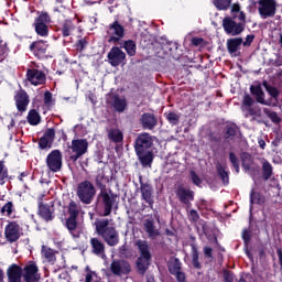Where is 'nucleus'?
Segmentation results:
<instances>
[{"mask_svg": "<svg viewBox=\"0 0 282 282\" xmlns=\"http://www.w3.org/2000/svg\"><path fill=\"white\" fill-rule=\"evenodd\" d=\"M75 26L70 21H65L63 24V35L65 37L69 36L74 31Z\"/></svg>", "mask_w": 282, "mask_h": 282, "instance_id": "41", "label": "nucleus"}, {"mask_svg": "<svg viewBox=\"0 0 282 282\" xmlns=\"http://www.w3.org/2000/svg\"><path fill=\"white\" fill-rule=\"evenodd\" d=\"M143 230L153 240L161 236V230L156 227L154 219H145Z\"/></svg>", "mask_w": 282, "mask_h": 282, "instance_id": "16", "label": "nucleus"}, {"mask_svg": "<svg viewBox=\"0 0 282 282\" xmlns=\"http://www.w3.org/2000/svg\"><path fill=\"white\" fill-rule=\"evenodd\" d=\"M88 271L87 275H86V280L85 282H93L95 279H97V274L93 271H89V268L87 267L86 269Z\"/></svg>", "mask_w": 282, "mask_h": 282, "instance_id": "53", "label": "nucleus"}, {"mask_svg": "<svg viewBox=\"0 0 282 282\" xmlns=\"http://www.w3.org/2000/svg\"><path fill=\"white\" fill-rule=\"evenodd\" d=\"M86 41L85 40H80L79 42H78V45H77V47L80 50V51H83L85 47H86Z\"/></svg>", "mask_w": 282, "mask_h": 282, "instance_id": "61", "label": "nucleus"}, {"mask_svg": "<svg viewBox=\"0 0 282 282\" xmlns=\"http://www.w3.org/2000/svg\"><path fill=\"white\" fill-rule=\"evenodd\" d=\"M107 104L118 112H123L128 106L126 98L116 94H109L107 96Z\"/></svg>", "mask_w": 282, "mask_h": 282, "instance_id": "9", "label": "nucleus"}, {"mask_svg": "<svg viewBox=\"0 0 282 282\" xmlns=\"http://www.w3.org/2000/svg\"><path fill=\"white\" fill-rule=\"evenodd\" d=\"M37 271L35 264H28L24 270L13 264L8 269V279L9 282H21V275L23 274L25 282H37L40 279Z\"/></svg>", "mask_w": 282, "mask_h": 282, "instance_id": "1", "label": "nucleus"}, {"mask_svg": "<svg viewBox=\"0 0 282 282\" xmlns=\"http://www.w3.org/2000/svg\"><path fill=\"white\" fill-rule=\"evenodd\" d=\"M177 197L180 200L187 205L189 208L192 206L191 202L194 200V192L184 187H178L176 192Z\"/></svg>", "mask_w": 282, "mask_h": 282, "instance_id": "19", "label": "nucleus"}, {"mask_svg": "<svg viewBox=\"0 0 282 282\" xmlns=\"http://www.w3.org/2000/svg\"><path fill=\"white\" fill-rule=\"evenodd\" d=\"M13 204L11 202L7 203L2 209L1 213L3 215L10 216L12 214Z\"/></svg>", "mask_w": 282, "mask_h": 282, "instance_id": "50", "label": "nucleus"}, {"mask_svg": "<svg viewBox=\"0 0 282 282\" xmlns=\"http://www.w3.org/2000/svg\"><path fill=\"white\" fill-rule=\"evenodd\" d=\"M15 102L19 111H22V112L25 111L29 105L28 94L25 91L18 93L15 97Z\"/></svg>", "mask_w": 282, "mask_h": 282, "instance_id": "23", "label": "nucleus"}, {"mask_svg": "<svg viewBox=\"0 0 282 282\" xmlns=\"http://www.w3.org/2000/svg\"><path fill=\"white\" fill-rule=\"evenodd\" d=\"M242 239H245L246 243L250 240V235L247 230L242 231Z\"/></svg>", "mask_w": 282, "mask_h": 282, "instance_id": "62", "label": "nucleus"}, {"mask_svg": "<svg viewBox=\"0 0 282 282\" xmlns=\"http://www.w3.org/2000/svg\"><path fill=\"white\" fill-rule=\"evenodd\" d=\"M137 245L140 250V258L137 260V269L140 274L144 275L151 264L152 254L147 241L139 240Z\"/></svg>", "mask_w": 282, "mask_h": 282, "instance_id": "3", "label": "nucleus"}, {"mask_svg": "<svg viewBox=\"0 0 282 282\" xmlns=\"http://www.w3.org/2000/svg\"><path fill=\"white\" fill-rule=\"evenodd\" d=\"M74 155L70 159L76 162L82 155H84L88 150V142L85 139L73 140L70 147Z\"/></svg>", "mask_w": 282, "mask_h": 282, "instance_id": "10", "label": "nucleus"}, {"mask_svg": "<svg viewBox=\"0 0 282 282\" xmlns=\"http://www.w3.org/2000/svg\"><path fill=\"white\" fill-rule=\"evenodd\" d=\"M69 218H77L79 214V207L76 203L72 202L68 206Z\"/></svg>", "mask_w": 282, "mask_h": 282, "instance_id": "43", "label": "nucleus"}, {"mask_svg": "<svg viewBox=\"0 0 282 282\" xmlns=\"http://www.w3.org/2000/svg\"><path fill=\"white\" fill-rule=\"evenodd\" d=\"M166 118H167V120H169L172 124H174V126L178 124V122H180V115H177V113H175V112H170V113L166 116Z\"/></svg>", "mask_w": 282, "mask_h": 282, "instance_id": "47", "label": "nucleus"}, {"mask_svg": "<svg viewBox=\"0 0 282 282\" xmlns=\"http://www.w3.org/2000/svg\"><path fill=\"white\" fill-rule=\"evenodd\" d=\"M110 271L117 276H126L131 272V265L126 260H113L110 264Z\"/></svg>", "mask_w": 282, "mask_h": 282, "instance_id": "7", "label": "nucleus"}, {"mask_svg": "<svg viewBox=\"0 0 282 282\" xmlns=\"http://www.w3.org/2000/svg\"><path fill=\"white\" fill-rule=\"evenodd\" d=\"M142 198L153 208L152 187L148 184H141Z\"/></svg>", "mask_w": 282, "mask_h": 282, "instance_id": "25", "label": "nucleus"}, {"mask_svg": "<svg viewBox=\"0 0 282 282\" xmlns=\"http://www.w3.org/2000/svg\"><path fill=\"white\" fill-rule=\"evenodd\" d=\"M237 133V128L235 126L227 127L226 138H231Z\"/></svg>", "mask_w": 282, "mask_h": 282, "instance_id": "57", "label": "nucleus"}, {"mask_svg": "<svg viewBox=\"0 0 282 282\" xmlns=\"http://www.w3.org/2000/svg\"><path fill=\"white\" fill-rule=\"evenodd\" d=\"M236 18L240 21H245L246 20V14L243 12H238V15H236Z\"/></svg>", "mask_w": 282, "mask_h": 282, "instance_id": "63", "label": "nucleus"}, {"mask_svg": "<svg viewBox=\"0 0 282 282\" xmlns=\"http://www.w3.org/2000/svg\"><path fill=\"white\" fill-rule=\"evenodd\" d=\"M260 163H262V178H264V181L270 180L273 174L272 164L268 162L265 159H262Z\"/></svg>", "mask_w": 282, "mask_h": 282, "instance_id": "27", "label": "nucleus"}, {"mask_svg": "<svg viewBox=\"0 0 282 282\" xmlns=\"http://www.w3.org/2000/svg\"><path fill=\"white\" fill-rule=\"evenodd\" d=\"M231 4V0H214V7L219 11H226Z\"/></svg>", "mask_w": 282, "mask_h": 282, "instance_id": "35", "label": "nucleus"}, {"mask_svg": "<svg viewBox=\"0 0 282 282\" xmlns=\"http://www.w3.org/2000/svg\"><path fill=\"white\" fill-rule=\"evenodd\" d=\"M251 94L256 96V100L262 105H268V102L264 99V93L260 86L251 87Z\"/></svg>", "mask_w": 282, "mask_h": 282, "instance_id": "29", "label": "nucleus"}, {"mask_svg": "<svg viewBox=\"0 0 282 282\" xmlns=\"http://www.w3.org/2000/svg\"><path fill=\"white\" fill-rule=\"evenodd\" d=\"M109 42L117 43L124 36V30L118 22H115L109 29Z\"/></svg>", "mask_w": 282, "mask_h": 282, "instance_id": "17", "label": "nucleus"}, {"mask_svg": "<svg viewBox=\"0 0 282 282\" xmlns=\"http://www.w3.org/2000/svg\"><path fill=\"white\" fill-rule=\"evenodd\" d=\"M26 77L28 80L34 86L43 85L46 82L45 74L39 69H29Z\"/></svg>", "mask_w": 282, "mask_h": 282, "instance_id": "15", "label": "nucleus"}, {"mask_svg": "<svg viewBox=\"0 0 282 282\" xmlns=\"http://www.w3.org/2000/svg\"><path fill=\"white\" fill-rule=\"evenodd\" d=\"M6 237L10 242H14L20 238V226L12 221L6 227Z\"/></svg>", "mask_w": 282, "mask_h": 282, "instance_id": "18", "label": "nucleus"}, {"mask_svg": "<svg viewBox=\"0 0 282 282\" xmlns=\"http://www.w3.org/2000/svg\"><path fill=\"white\" fill-rule=\"evenodd\" d=\"M44 137H45L46 139H48V140L53 143V141H54V139H55V131H54V129H48V130H46Z\"/></svg>", "mask_w": 282, "mask_h": 282, "instance_id": "55", "label": "nucleus"}, {"mask_svg": "<svg viewBox=\"0 0 282 282\" xmlns=\"http://www.w3.org/2000/svg\"><path fill=\"white\" fill-rule=\"evenodd\" d=\"M50 22V17L46 13H42L35 21V24H47Z\"/></svg>", "mask_w": 282, "mask_h": 282, "instance_id": "49", "label": "nucleus"}, {"mask_svg": "<svg viewBox=\"0 0 282 282\" xmlns=\"http://www.w3.org/2000/svg\"><path fill=\"white\" fill-rule=\"evenodd\" d=\"M245 113V117H261V109L259 107H254V106H251L249 109H247L246 111H243Z\"/></svg>", "mask_w": 282, "mask_h": 282, "instance_id": "38", "label": "nucleus"}, {"mask_svg": "<svg viewBox=\"0 0 282 282\" xmlns=\"http://www.w3.org/2000/svg\"><path fill=\"white\" fill-rule=\"evenodd\" d=\"M28 121L32 126H37L41 122V116L35 110H31L28 116Z\"/></svg>", "mask_w": 282, "mask_h": 282, "instance_id": "34", "label": "nucleus"}, {"mask_svg": "<svg viewBox=\"0 0 282 282\" xmlns=\"http://www.w3.org/2000/svg\"><path fill=\"white\" fill-rule=\"evenodd\" d=\"M278 258L280 259V265L282 267V250L278 249Z\"/></svg>", "mask_w": 282, "mask_h": 282, "instance_id": "64", "label": "nucleus"}, {"mask_svg": "<svg viewBox=\"0 0 282 282\" xmlns=\"http://www.w3.org/2000/svg\"><path fill=\"white\" fill-rule=\"evenodd\" d=\"M169 270L173 275L176 276L178 282H185L186 275L182 271V263L178 259H172L169 262Z\"/></svg>", "mask_w": 282, "mask_h": 282, "instance_id": "12", "label": "nucleus"}, {"mask_svg": "<svg viewBox=\"0 0 282 282\" xmlns=\"http://www.w3.org/2000/svg\"><path fill=\"white\" fill-rule=\"evenodd\" d=\"M135 153H137L141 164L144 167H151L153 159H154V155L151 151H141L140 150V152H135Z\"/></svg>", "mask_w": 282, "mask_h": 282, "instance_id": "21", "label": "nucleus"}, {"mask_svg": "<svg viewBox=\"0 0 282 282\" xmlns=\"http://www.w3.org/2000/svg\"><path fill=\"white\" fill-rule=\"evenodd\" d=\"M35 31L40 36H47L48 35V28L46 24H40V23H35Z\"/></svg>", "mask_w": 282, "mask_h": 282, "instance_id": "40", "label": "nucleus"}, {"mask_svg": "<svg viewBox=\"0 0 282 282\" xmlns=\"http://www.w3.org/2000/svg\"><path fill=\"white\" fill-rule=\"evenodd\" d=\"M90 245L93 248V252L97 256L104 257L105 256V243L99 240L98 238H93L90 240Z\"/></svg>", "mask_w": 282, "mask_h": 282, "instance_id": "26", "label": "nucleus"}, {"mask_svg": "<svg viewBox=\"0 0 282 282\" xmlns=\"http://www.w3.org/2000/svg\"><path fill=\"white\" fill-rule=\"evenodd\" d=\"M267 91H269V95H271V97L273 98H278L280 93L276 88L272 87V86H267Z\"/></svg>", "mask_w": 282, "mask_h": 282, "instance_id": "51", "label": "nucleus"}, {"mask_svg": "<svg viewBox=\"0 0 282 282\" xmlns=\"http://www.w3.org/2000/svg\"><path fill=\"white\" fill-rule=\"evenodd\" d=\"M9 177L8 169L3 161H0V184L3 185L6 180Z\"/></svg>", "mask_w": 282, "mask_h": 282, "instance_id": "37", "label": "nucleus"}, {"mask_svg": "<svg viewBox=\"0 0 282 282\" xmlns=\"http://www.w3.org/2000/svg\"><path fill=\"white\" fill-rule=\"evenodd\" d=\"M223 278H225V282H234L235 276L229 271H223Z\"/></svg>", "mask_w": 282, "mask_h": 282, "instance_id": "54", "label": "nucleus"}, {"mask_svg": "<svg viewBox=\"0 0 282 282\" xmlns=\"http://www.w3.org/2000/svg\"><path fill=\"white\" fill-rule=\"evenodd\" d=\"M44 104L47 108H51L52 106L55 105V102L53 100V96L50 91H46L44 95Z\"/></svg>", "mask_w": 282, "mask_h": 282, "instance_id": "46", "label": "nucleus"}, {"mask_svg": "<svg viewBox=\"0 0 282 282\" xmlns=\"http://www.w3.org/2000/svg\"><path fill=\"white\" fill-rule=\"evenodd\" d=\"M203 253H205V257L212 259L213 258V249L210 247L203 248Z\"/></svg>", "mask_w": 282, "mask_h": 282, "instance_id": "59", "label": "nucleus"}, {"mask_svg": "<svg viewBox=\"0 0 282 282\" xmlns=\"http://www.w3.org/2000/svg\"><path fill=\"white\" fill-rule=\"evenodd\" d=\"M67 228H68V230L70 231V234L74 238L79 237V234L76 231V228H77L76 217H69L68 218Z\"/></svg>", "mask_w": 282, "mask_h": 282, "instance_id": "32", "label": "nucleus"}, {"mask_svg": "<svg viewBox=\"0 0 282 282\" xmlns=\"http://www.w3.org/2000/svg\"><path fill=\"white\" fill-rule=\"evenodd\" d=\"M108 58L113 67L126 64V54L119 47H113L108 54Z\"/></svg>", "mask_w": 282, "mask_h": 282, "instance_id": "13", "label": "nucleus"}, {"mask_svg": "<svg viewBox=\"0 0 282 282\" xmlns=\"http://www.w3.org/2000/svg\"><path fill=\"white\" fill-rule=\"evenodd\" d=\"M124 50L127 51L129 56H134L137 53V45L133 41H127L124 43Z\"/></svg>", "mask_w": 282, "mask_h": 282, "instance_id": "36", "label": "nucleus"}, {"mask_svg": "<svg viewBox=\"0 0 282 282\" xmlns=\"http://www.w3.org/2000/svg\"><path fill=\"white\" fill-rule=\"evenodd\" d=\"M47 47H48V45L45 42L39 41L31 45V51L35 55H42V54L46 53Z\"/></svg>", "mask_w": 282, "mask_h": 282, "instance_id": "28", "label": "nucleus"}, {"mask_svg": "<svg viewBox=\"0 0 282 282\" xmlns=\"http://www.w3.org/2000/svg\"><path fill=\"white\" fill-rule=\"evenodd\" d=\"M53 142L46 139L45 137L41 138L40 140V148L41 149H46L47 147H51Z\"/></svg>", "mask_w": 282, "mask_h": 282, "instance_id": "52", "label": "nucleus"}, {"mask_svg": "<svg viewBox=\"0 0 282 282\" xmlns=\"http://www.w3.org/2000/svg\"><path fill=\"white\" fill-rule=\"evenodd\" d=\"M109 139L112 140L116 143H119V142H121L123 140V134L118 129H111L109 131Z\"/></svg>", "mask_w": 282, "mask_h": 282, "instance_id": "33", "label": "nucleus"}, {"mask_svg": "<svg viewBox=\"0 0 282 282\" xmlns=\"http://www.w3.org/2000/svg\"><path fill=\"white\" fill-rule=\"evenodd\" d=\"M40 215L42 218H44L46 221H50L53 219V212L50 206L47 205H40Z\"/></svg>", "mask_w": 282, "mask_h": 282, "instance_id": "31", "label": "nucleus"}, {"mask_svg": "<svg viewBox=\"0 0 282 282\" xmlns=\"http://www.w3.org/2000/svg\"><path fill=\"white\" fill-rule=\"evenodd\" d=\"M254 100L249 96H245V99L242 100V112L253 107Z\"/></svg>", "mask_w": 282, "mask_h": 282, "instance_id": "44", "label": "nucleus"}, {"mask_svg": "<svg viewBox=\"0 0 282 282\" xmlns=\"http://www.w3.org/2000/svg\"><path fill=\"white\" fill-rule=\"evenodd\" d=\"M141 122L144 129L152 130L156 126L158 120L154 115L144 113L141 118Z\"/></svg>", "mask_w": 282, "mask_h": 282, "instance_id": "24", "label": "nucleus"}, {"mask_svg": "<svg viewBox=\"0 0 282 282\" xmlns=\"http://www.w3.org/2000/svg\"><path fill=\"white\" fill-rule=\"evenodd\" d=\"M42 257L45 259L46 262L54 263L56 260L55 252L45 246L42 247Z\"/></svg>", "mask_w": 282, "mask_h": 282, "instance_id": "30", "label": "nucleus"}, {"mask_svg": "<svg viewBox=\"0 0 282 282\" xmlns=\"http://www.w3.org/2000/svg\"><path fill=\"white\" fill-rule=\"evenodd\" d=\"M258 14L262 20L273 18L276 14V1L275 0H259L258 1Z\"/></svg>", "mask_w": 282, "mask_h": 282, "instance_id": "5", "label": "nucleus"}, {"mask_svg": "<svg viewBox=\"0 0 282 282\" xmlns=\"http://www.w3.org/2000/svg\"><path fill=\"white\" fill-rule=\"evenodd\" d=\"M188 218H189V220L196 223L199 219V215L196 210L192 209L188 213Z\"/></svg>", "mask_w": 282, "mask_h": 282, "instance_id": "56", "label": "nucleus"}, {"mask_svg": "<svg viewBox=\"0 0 282 282\" xmlns=\"http://www.w3.org/2000/svg\"><path fill=\"white\" fill-rule=\"evenodd\" d=\"M192 256H193V265L196 269H200V263H199V253L197 251V248L195 246H192Z\"/></svg>", "mask_w": 282, "mask_h": 282, "instance_id": "42", "label": "nucleus"}, {"mask_svg": "<svg viewBox=\"0 0 282 282\" xmlns=\"http://www.w3.org/2000/svg\"><path fill=\"white\" fill-rule=\"evenodd\" d=\"M191 176H192L193 183L199 186L202 181L194 171L191 172Z\"/></svg>", "mask_w": 282, "mask_h": 282, "instance_id": "58", "label": "nucleus"}, {"mask_svg": "<svg viewBox=\"0 0 282 282\" xmlns=\"http://www.w3.org/2000/svg\"><path fill=\"white\" fill-rule=\"evenodd\" d=\"M110 177L108 176V172L105 170H99L96 176V185L101 189L106 191V185L109 183Z\"/></svg>", "mask_w": 282, "mask_h": 282, "instance_id": "22", "label": "nucleus"}, {"mask_svg": "<svg viewBox=\"0 0 282 282\" xmlns=\"http://www.w3.org/2000/svg\"><path fill=\"white\" fill-rule=\"evenodd\" d=\"M264 115H267V117H269V119H271V122L273 123L281 122V118L278 116L276 112L270 111L269 109L264 108Z\"/></svg>", "mask_w": 282, "mask_h": 282, "instance_id": "45", "label": "nucleus"}, {"mask_svg": "<svg viewBox=\"0 0 282 282\" xmlns=\"http://www.w3.org/2000/svg\"><path fill=\"white\" fill-rule=\"evenodd\" d=\"M223 29H225V33L236 36L243 32V24L235 22L231 18H225L223 20Z\"/></svg>", "mask_w": 282, "mask_h": 282, "instance_id": "8", "label": "nucleus"}, {"mask_svg": "<svg viewBox=\"0 0 282 282\" xmlns=\"http://www.w3.org/2000/svg\"><path fill=\"white\" fill-rule=\"evenodd\" d=\"M254 40L253 35H247L246 42H245V46H249Z\"/></svg>", "mask_w": 282, "mask_h": 282, "instance_id": "60", "label": "nucleus"}, {"mask_svg": "<svg viewBox=\"0 0 282 282\" xmlns=\"http://www.w3.org/2000/svg\"><path fill=\"white\" fill-rule=\"evenodd\" d=\"M229 161H231V164H234V169H236V173H239V159L234 154L229 153Z\"/></svg>", "mask_w": 282, "mask_h": 282, "instance_id": "48", "label": "nucleus"}, {"mask_svg": "<svg viewBox=\"0 0 282 282\" xmlns=\"http://www.w3.org/2000/svg\"><path fill=\"white\" fill-rule=\"evenodd\" d=\"M46 164L50 171L53 173H57L61 171L63 165V155L61 151L54 150L52 151L46 159Z\"/></svg>", "mask_w": 282, "mask_h": 282, "instance_id": "6", "label": "nucleus"}, {"mask_svg": "<svg viewBox=\"0 0 282 282\" xmlns=\"http://www.w3.org/2000/svg\"><path fill=\"white\" fill-rule=\"evenodd\" d=\"M242 43V39H229L227 40V51L231 56H238Z\"/></svg>", "mask_w": 282, "mask_h": 282, "instance_id": "20", "label": "nucleus"}, {"mask_svg": "<svg viewBox=\"0 0 282 282\" xmlns=\"http://www.w3.org/2000/svg\"><path fill=\"white\" fill-rule=\"evenodd\" d=\"M77 195L80 202H83L86 205H89L93 203L96 196V188L88 181L82 182L77 187Z\"/></svg>", "mask_w": 282, "mask_h": 282, "instance_id": "4", "label": "nucleus"}, {"mask_svg": "<svg viewBox=\"0 0 282 282\" xmlns=\"http://www.w3.org/2000/svg\"><path fill=\"white\" fill-rule=\"evenodd\" d=\"M99 197L105 206L104 216H109L111 214L113 203L116 202V196L111 192L108 193L106 189H102Z\"/></svg>", "mask_w": 282, "mask_h": 282, "instance_id": "11", "label": "nucleus"}, {"mask_svg": "<svg viewBox=\"0 0 282 282\" xmlns=\"http://www.w3.org/2000/svg\"><path fill=\"white\" fill-rule=\"evenodd\" d=\"M216 170L218 171V175H220V178H223V182L225 184H228L229 177H228V172L226 171V169L221 164H218V165H216Z\"/></svg>", "mask_w": 282, "mask_h": 282, "instance_id": "39", "label": "nucleus"}, {"mask_svg": "<svg viewBox=\"0 0 282 282\" xmlns=\"http://www.w3.org/2000/svg\"><path fill=\"white\" fill-rule=\"evenodd\" d=\"M112 220L100 218L95 221L96 231L104 238L108 246L113 247L119 243V234L111 224Z\"/></svg>", "mask_w": 282, "mask_h": 282, "instance_id": "2", "label": "nucleus"}, {"mask_svg": "<svg viewBox=\"0 0 282 282\" xmlns=\"http://www.w3.org/2000/svg\"><path fill=\"white\" fill-rule=\"evenodd\" d=\"M153 145V139L149 133H142L135 141V152L145 151Z\"/></svg>", "mask_w": 282, "mask_h": 282, "instance_id": "14", "label": "nucleus"}]
</instances>
